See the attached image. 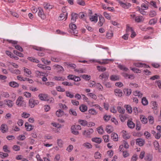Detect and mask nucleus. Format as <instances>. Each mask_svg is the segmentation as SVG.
Returning <instances> with one entry per match:
<instances>
[{
    "mask_svg": "<svg viewBox=\"0 0 161 161\" xmlns=\"http://www.w3.org/2000/svg\"><path fill=\"white\" fill-rule=\"evenodd\" d=\"M73 23L71 22L69 25V27L70 29L71 30L70 31V32L73 34L76 35V34L78 33V31L76 30L77 27L76 25L74 24Z\"/></svg>",
    "mask_w": 161,
    "mask_h": 161,
    "instance_id": "nucleus-1",
    "label": "nucleus"
},
{
    "mask_svg": "<svg viewBox=\"0 0 161 161\" xmlns=\"http://www.w3.org/2000/svg\"><path fill=\"white\" fill-rule=\"evenodd\" d=\"M93 130L92 128H89L84 130L82 133L83 135L86 137H90V136L93 132Z\"/></svg>",
    "mask_w": 161,
    "mask_h": 161,
    "instance_id": "nucleus-2",
    "label": "nucleus"
},
{
    "mask_svg": "<svg viewBox=\"0 0 161 161\" xmlns=\"http://www.w3.org/2000/svg\"><path fill=\"white\" fill-rule=\"evenodd\" d=\"M39 103L38 101L34 100L32 98L30 99L29 100V106L31 108H34L36 105H37Z\"/></svg>",
    "mask_w": 161,
    "mask_h": 161,
    "instance_id": "nucleus-3",
    "label": "nucleus"
},
{
    "mask_svg": "<svg viewBox=\"0 0 161 161\" xmlns=\"http://www.w3.org/2000/svg\"><path fill=\"white\" fill-rule=\"evenodd\" d=\"M54 69H56L58 73L63 72L64 71V69L63 67L58 64H55L53 66Z\"/></svg>",
    "mask_w": 161,
    "mask_h": 161,
    "instance_id": "nucleus-4",
    "label": "nucleus"
},
{
    "mask_svg": "<svg viewBox=\"0 0 161 161\" xmlns=\"http://www.w3.org/2000/svg\"><path fill=\"white\" fill-rule=\"evenodd\" d=\"M16 104L19 106H23L25 104V103L22 97H19L17 99Z\"/></svg>",
    "mask_w": 161,
    "mask_h": 161,
    "instance_id": "nucleus-5",
    "label": "nucleus"
},
{
    "mask_svg": "<svg viewBox=\"0 0 161 161\" xmlns=\"http://www.w3.org/2000/svg\"><path fill=\"white\" fill-rule=\"evenodd\" d=\"M118 2L120 5L125 9H128L131 6V4L130 3H124L119 0H118Z\"/></svg>",
    "mask_w": 161,
    "mask_h": 161,
    "instance_id": "nucleus-6",
    "label": "nucleus"
},
{
    "mask_svg": "<svg viewBox=\"0 0 161 161\" xmlns=\"http://www.w3.org/2000/svg\"><path fill=\"white\" fill-rule=\"evenodd\" d=\"M109 75L108 72H105L101 74L99 76V78L101 80L106 81L108 80Z\"/></svg>",
    "mask_w": 161,
    "mask_h": 161,
    "instance_id": "nucleus-7",
    "label": "nucleus"
},
{
    "mask_svg": "<svg viewBox=\"0 0 161 161\" xmlns=\"http://www.w3.org/2000/svg\"><path fill=\"white\" fill-rule=\"evenodd\" d=\"M134 65L136 67L139 68L143 67L145 68H150V67L148 65L141 63H135L134 64Z\"/></svg>",
    "mask_w": 161,
    "mask_h": 161,
    "instance_id": "nucleus-8",
    "label": "nucleus"
},
{
    "mask_svg": "<svg viewBox=\"0 0 161 161\" xmlns=\"http://www.w3.org/2000/svg\"><path fill=\"white\" fill-rule=\"evenodd\" d=\"M0 130L3 133L7 132L8 130L7 125L5 124H2L0 127Z\"/></svg>",
    "mask_w": 161,
    "mask_h": 161,
    "instance_id": "nucleus-9",
    "label": "nucleus"
},
{
    "mask_svg": "<svg viewBox=\"0 0 161 161\" xmlns=\"http://www.w3.org/2000/svg\"><path fill=\"white\" fill-rule=\"evenodd\" d=\"M78 14L72 13L71 14V21L72 23H75L76 19L78 18Z\"/></svg>",
    "mask_w": 161,
    "mask_h": 161,
    "instance_id": "nucleus-10",
    "label": "nucleus"
},
{
    "mask_svg": "<svg viewBox=\"0 0 161 161\" xmlns=\"http://www.w3.org/2000/svg\"><path fill=\"white\" fill-rule=\"evenodd\" d=\"M99 21L98 22L97 24L100 27L102 26L103 24L104 23L105 19L101 15H99Z\"/></svg>",
    "mask_w": 161,
    "mask_h": 161,
    "instance_id": "nucleus-11",
    "label": "nucleus"
},
{
    "mask_svg": "<svg viewBox=\"0 0 161 161\" xmlns=\"http://www.w3.org/2000/svg\"><path fill=\"white\" fill-rule=\"evenodd\" d=\"M145 140L142 138H139L136 140V144L140 146H143Z\"/></svg>",
    "mask_w": 161,
    "mask_h": 161,
    "instance_id": "nucleus-12",
    "label": "nucleus"
},
{
    "mask_svg": "<svg viewBox=\"0 0 161 161\" xmlns=\"http://www.w3.org/2000/svg\"><path fill=\"white\" fill-rule=\"evenodd\" d=\"M127 125L130 129H133L135 126V124L130 119H129L127 121Z\"/></svg>",
    "mask_w": 161,
    "mask_h": 161,
    "instance_id": "nucleus-13",
    "label": "nucleus"
},
{
    "mask_svg": "<svg viewBox=\"0 0 161 161\" xmlns=\"http://www.w3.org/2000/svg\"><path fill=\"white\" fill-rule=\"evenodd\" d=\"M38 16L42 19H44L45 16L44 14L43 11L41 8H39Z\"/></svg>",
    "mask_w": 161,
    "mask_h": 161,
    "instance_id": "nucleus-14",
    "label": "nucleus"
},
{
    "mask_svg": "<svg viewBox=\"0 0 161 161\" xmlns=\"http://www.w3.org/2000/svg\"><path fill=\"white\" fill-rule=\"evenodd\" d=\"M114 92L115 95L119 97H121L122 96L123 93L122 91L119 89H116L114 90Z\"/></svg>",
    "mask_w": 161,
    "mask_h": 161,
    "instance_id": "nucleus-15",
    "label": "nucleus"
},
{
    "mask_svg": "<svg viewBox=\"0 0 161 161\" xmlns=\"http://www.w3.org/2000/svg\"><path fill=\"white\" fill-rule=\"evenodd\" d=\"M38 97L41 100L46 101L47 97V95L42 93L38 95Z\"/></svg>",
    "mask_w": 161,
    "mask_h": 161,
    "instance_id": "nucleus-16",
    "label": "nucleus"
},
{
    "mask_svg": "<svg viewBox=\"0 0 161 161\" xmlns=\"http://www.w3.org/2000/svg\"><path fill=\"white\" fill-rule=\"evenodd\" d=\"M89 19L91 21L96 23L97 21V15L95 14V15L90 16Z\"/></svg>",
    "mask_w": 161,
    "mask_h": 161,
    "instance_id": "nucleus-17",
    "label": "nucleus"
},
{
    "mask_svg": "<svg viewBox=\"0 0 161 161\" xmlns=\"http://www.w3.org/2000/svg\"><path fill=\"white\" fill-rule=\"evenodd\" d=\"M25 126L26 128V130L27 131H30L33 130V128L31 125H29L28 122L25 123Z\"/></svg>",
    "mask_w": 161,
    "mask_h": 161,
    "instance_id": "nucleus-18",
    "label": "nucleus"
},
{
    "mask_svg": "<svg viewBox=\"0 0 161 161\" xmlns=\"http://www.w3.org/2000/svg\"><path fill=\"white\" fill-rule=\"evenodd\" d=\"M68 13H65V14L62 13L60 14L59 17V20H62L64 19H65V20H66L67 18Z\"/></svg>",
    "mask_w": 161,
    "mask_h": 161,
    "instance_id": "nucleus-19",
    "label": "nucleus"
},
{
    "mask_svg": "<svg viewBox=\"0 0 161 161\" xmlns=\"http://www.w3.org/2000/svg\"><path fill=\"white\" fill-rule=\"evenodd\" d=\"M114 59H104L103 60V62L99 61L98 62L101 64H108L109 63V61H114Z\"/></svg>",
    "mask_w": 161,
    "mask_h": 161,
    "instance_id": "nucleus-20",
    "label": "nucleus"
},
{
    "mask_svg": "<svg viewBox=\"0 0 161 161\" xmlns=\"http://www.w3.org/2000/svg\"><path fill=\"white\" fill-rule=\"evenodd\" d=\"M24 72L26 74L25 75L27 77H30L31 76V70L27 68H24Z\"/></svg>",
    "mask_w": 161,
    "mask_h": 161,
    "instance_id": "nucleus-21",
    "label": "nucleus"
},
{
    "mask_svg": "<svg viewBox=\"0 0 161 161\" xmlns=\"http://www.w3.org/2000/svg\"><path fill=\"white\" fill-rule=\"evenodd\" d=\"M8 69L10 72L13 74H20L21 73L20 71L18 69H13L10 68Z\"/></svg>",
    "mask_w": 161,
    "mask_h": 161,
    "instance_id": "nucleus-22",
    "label": "nucleus"
},
{
    "mask_svg": "<svg viewBox=\"0 0 161 161\" xmlns=\"http://www.w3.org/2000/svg\"><path fill=\"white\" fill-rule=\"evenodd\" d=\"M71 131L73 134L75 135H78L79 132L76 130L75 126V125H72L70 128Z\"/></svg>",
    "mask_w": 161,
    "mask_h": 161,
    "instance_id": "nucleus-23",
    "label": "nucleus"
},
{
    "mask_svg": "<svg viewBox=\"0 0 161 161\" xmlns=\"http://www.w3.org/2000/svg\"><path fill=\"white\" fill-rule=\"evenodd\" d=\"M140 119L143 124H145L147 122V119L143 115H141L140 116Z\"/></svg>",
    "mask_w": 161,
    "mask_h": 161,
    "instance_id": "nucleus-24",
    "label": "nucleus"
},
{
    "mask_svg": "<svg viewBox=\"0 0 161 161\" xmlns=\"http://www.w3.org/2000/svg\"><path fill=\"white\" fill-rule=\"evenodd\" d=\"M153 158V156L151 154H147L145 157V159L146 161H151Z\"/></svg>",
    "mask_w": 161,
    "mask_h": 161,
    "instance_id": "nucleus-25",
    "label": "nucleus"
},
{
    "mask_svg": "<svg viewBox=\"0 0 161 161\" xmlns=\"http://www.w3.org/2000/svg\"><path fill=\"white\" fill-rule=\"evenodd\" d=\"M93 142L99 144L102 142V139L100 138L95 137L92 139Z\"/></svg>",
    "mask_w": 161,
    "mask_h": 161,
    "instance_id": "nucleus-26",
    "label": "nucleus"
},
{
    "mask_svg": "<svg viewBox=\"0 0 161 161\" xmlns=\"http://www.w3.org/2000/svg\"><path fill=\"white\" fill-rule=\"evenodd\" d=\"M9 85L13 87H17L19 86V84L15 81H11L9 83Z\"/></svg>",
    "mask_w": 161,
    "mask_h": 161,
    "instance_id": "nucleus-27",
    "label": "nucleus"
},
{
    "mask_svg": "<svg viewBox=\"0 0 161 161\" xmlns=\"http://www.w3.org/2000/svg\"><path fill=\"white\" fill-rule=\"evenodd\" d=\"M112 139L115 141H117L118 140V135L115 133H112L111 135Z\"/></svg>",
    "mask_w": 161,
    "mask_h": 161,
    "instance_id": "nucleus-28",
    "label": "nucleus"
},
{
    "mask_svg": "<svg viewBox=\"0 0 161 161\" xmlns=\"http://www.w3.org/2000/svg\"><path fill=\"white\" fill-rule=\"evenodd\" d=\"M118 67L121 70L125 71H127L129 70L125 66L120 64L118 65Z\"/></svg>",
    "mask_w": 161,
    "mask_h": 161,
    "instance_id": "nucleus-29",
    "label": "nucleus"
},
{
    "mask_svg": "<svg viewBox=\"0 0 161 161\" xmlns=\"http://www.w3.org/2000/svg\"><path fill=\"white\" fill-rule=\"evenodd\" d=\"M64 114V112L61 109H59L56 112V115L58 117H61Z\"/></svg>",
    "mask_w": 161,
    "mask_h": 161,
    "instance_id": "nucleus-30",
    "label": "nucleus"
},
{
    "mask_svg": "<svg viewBox=\"0 0 161 161\" xmlns=\"http://www.w3.org/2000/svg\"><path fill=\"white\" fill-rule=\"evenodd\" d=\"M133 94L136 96H138V97L141 98L142 96V94L140 91H136L133 92Z\"/></svg>",
    "mask_w": 161,
    "mask_h": 161,
    "instance_id": "nucleus-31",
    "label": "nucleus"
},
{
    "mask_svg": "<svg viewBox=\"0 0 161 161\" xmlns=\"http://www.w3.org/2000/svg\"><path fill=\"white\" fill-rule=\"evenodd\" d=\"M80 109L82 112H85L87 110V107L84 105H82L80 107Z\"/></svg>",
    "mask_w": 161,
    "mask_h": 161,
    "instance_id": "nucleus-32",
    "label": "nucleus"
},
{
    "mask_svg": "<svg viewBox=\"0 0 161 161\" xmlns=\"http://www.w3.org/2000/svg\"><path fill=\"white\" fill-rule=\"evenodd\" d=\"M110 78L112 81L118 80L119 79V76L117 75H112L111 76Z\"/></svg>",
    "mask_w": 161,
    "mask_h": 161,
    "instance_id": "nucleus-33",
    "label": "nucleus"
},
{
    "mask_svg": "<svg viewBox=\"0 0 161 161\" xmlns=\"http://www.w3.org/2000/svg\"><path fill=\"white\" fill-rule=\"evenodd\" d=\"M106 131L108 133H110L113 131L112 128L111 126L107 125L106 128Z\"/></svg>",
    "mask_w": 161,
    "mask_h": 161,
    "instance_id": "nucleus-34",
    "label": "nucleus"
},
{
    "mask_svg": "<svg viewBox=\"0 0 161 161\" xmlns=\"http://www.w3.org/2000/svg\"><path fill=\"white\" fill-rule=\"evenodd\" d=\"M82 145L87 149H91L92 147V145L88 142L85 143L83 144Z\"/></svg>",
    "mask_w": 161,
    "mask_h": 161,
    "instance_id": "nucleus-35",
    "label": "nucleus"
},
{
    "mask_svg": "<svg viewBox=\"0 0 161 161\" xmlns=\"http://www.w3.org/2000/svg\"><path fill=\"white\" fill-rule=\"evenodd\" d=\"M27 59L29 60H30V61H31L32 62H35V63H39L40 62L36 58H35L33 57H29Z\"/></svg>",
    "mask_w": 161,
    "mask_h": 161,
    "instance_id": "nucleus-36",
    "label": "nucleus"
},
{
    "mask_svg": "<svg viewBox=\"0 0 161 161\" xmlns=\"http://www.w3.org/2000/svg\"><path fill=\"white\" fill-rule=\"evenodd\" d=\"M79 122L82 126H85L87 125V122L85 120H79Z\"/></svg>",
    "mask_w": 161,
    "mask_h": 161,
    "instance_id": "nucleus-37",
    "label": "nucleus"
},
{
    "mask_svg": "<svg viewBox=\"0 0 161 161\" xmlns=\"http://www.w3.org/2000/svg\"><path fill=\"white\" fill-rule=\"evenodd\" d=\"M137 9V11H139V12L142 14L145 15L146 14V12L142 8H141L139 6H137L136 8Z\"/></svg>",
    "mask_w": 161,
    "mask_h": 161,
    "instance_id": "nucleus-38",
    "label": "nucleus"
},
{
    "mask_svg": "<svg viewBox=\"0 0 161 161\" xmlns=\"http://www.w3.org/2000/svg\"><path fill=\"white\" fill-rule=\"evenodd\" d=\"M117 109L118 112L120 113L124 114L125 112V110L123 108H121L120 106H118L117 107Z\"/></svg>",
    "mask_w": 161,
    "mask_h": 161,
    "instance_id": "nucleus-39",
    "label": "nucleus"
},
{
    "mask_svg": "<svg viewBox=\"0 0 161 161\" xmlns=\"http://www.w3.org/2000/svg\"><path fill=\"white\" fill-rule=\"evenodd\" d=\"M124 92L125 94L127 96H129L131 93V89H124Z\"/></svg>",
    "mask_w": 161,
    "mask_h": 161,
    "instance_id": "nucleus-40",
    "label": "nucleus"
},
{
    "mask_svg": "<svg viewBox=\"0 0 161 161\" xmlns=\"http://www.w3.org/2000/svg\"><path fill=\"white\" fill-rule=\"evenodd\" d=\"M126 110H127V112L128 113L131 114L132 112V107L129 105H125Z\"/></svg>",
    "mask_w": 161,
    "mask_h": 161,
    "instance_id": "nucleus-41",
    "label": "nucleus"
},
{
    "mask_svg": "<svg viewBox=\"0 0 161 161\" xmlns=\"http://www.w3.org/2000/svg\"><path fill=\"white\" fill-rule=\"evenodd\" d=\"M88 112L90 114L96 115L97 114V112L93 108L90 109L88 110Z\"/></svg>",
    "mask_w": 161,
    "mask_h": 161,
    "instance_id": "nucleus-42",
    "label": "nucleus"
},
{
    "mask_svg": "<svg viewBox=\"0 0 161 161\" xmlns=\"http://www.w3.org/2000/svg\"><path fill=\"white\" fill-rule=\"evenodd\" d=\"M102 155L99 152H96L94 154V157L96 159H100L101 158Z\"/></svg>",
    "mask_w": 161,
    "mask_h": 161,
    "instance_id": "nucleus-43",
    "label": "nucleus"
},
{
    "mask_svg": "<svg viewBox=\"0 0 161 161\" xmlns=\"http://www.w3.org/2000/svg\"><path fill=\"white\" fill-rule=\"evenodd\" d=\"M143 19L142 16H137L135 18V21L136 22L139 23L142 21Z\"/></svg>",
    "mask_w": 161,
    "mask_h": 161,
    "instance_id": "nucleus-44",
    "label": "nucleus"
},
{
    "mask_svg": "<svg viewBox=\"0 0 161 161\" xmlns=\"http://www.w3.org/2000/svg\"><path fill=\"white\" fill-rule=\"evenodd\" d=\"M4 101H5L6 102V104L9 107H11L13 106V102L10 100H5Z\"/></svg>",
    "mask_w": 161,
    "mask_h": 161,
    "instance_id": "nucleus-45",
    "label": "nucleus"
},
{
    "mask_svg": "<svg viewBox=\"0 0 161 161\" xmlns=\"http://www.w3.org/2000/svg\"><path fill=\"white\" fill-rule=\"evenodd\" d=\"M54 79L56 80L63 81L65 80V78L64 77L55 76L54 77Z\"/></svg>",
    "mask_w": 161,
    "mask_h": 161,
    "instance_id": "nucleus-46",
    "label": "nucleus"
},
{
    "mask_svg": "<svg viewBox=\"0 0 161 161\" xmlns=\"http://www.w3.org/2000/svg\"><path fill=\"white\" fill-rule=\"evenodd\" d=\"M14 53L16 54L18 56H19L23 58L24 57V55L22 53L19 52L17 50H14L13 51Z\"/></svg>",
    "mask_w": 161,
    "mask_h": 161,
    "instance_id": "nucleus-47",
    "label": "nucleus"
},
{
    "mask_svg": "<svg viewBox=\"0 0 161 161\" xmlns=\"http://www.w3.org/2000/svg\"><path fill=\"white\" fill-rule=\"evenodd\" d=\"M51 59L52 61L56 62L60 61L61 60L60 58H55L54 57H51Z\"/></svg>",
    "mask_w": 161,
    "mask_h": 161,
    "instance_id": "nucleus-48",
    "label": "nucleus"
},
{
    "mask_svg": "<svg viewBox=\"0 0 161 161\" xmlns=\"http://www.w3.org/2000/svg\"><path fill=\"white\" fill-rule=\"evenodd\" d=\"M97 68L98 70L99 71L104 72L106 69L105 67L103 66H97Z\"/></svg>",
    "mask_w": 161,
    "mask_h": 161,
    "instance_id": "nucleus-49",
    "label": "nucleus"
},
{
    "mask_svg": "<svg viewBox=\"0 0 161 161\" xmlns=\"http://www.w3.org/2000/svg\"><path fill=\"white\" fill-rule=\"evenodd\" d=\"M142 104L144 105H146L148 103V102L146 98L145 97H143L142 98Z\"/></svg>",
    "mask_w": 161,
    "mask_h": 161,
    "instance_id": "nucleus-50",
    "label": "nucleus"
},
{
    "mask_svg": "<svg viewBox=\"0 0 161 161\" xmlns=\"http://www.w3.org/2000/svg\"><path fill=\"white\" fill-rule=\"evenodd\" d=\"M130 69L131 70L135 73H141V70H140L138 69H137L136 68H132L131 67H130Z\"/></svg>",
    "mask_w": 161,
    "mask_h": 161,
    "instance_id": "nucleus-51",
    "label": "nucleus"
},
{
    "mask_svg": "<svg viewBox=\"0 0 161 161\" xmlns=\"http://www.w3.org/2000/svg\"><path fill=\"white\" fill-rule=\"evenodd\" d=\"M69 113L74 116L77 115V113L76 111L74 109H70L69 111Z\"/></svg>",
    "mask_w": 161,
    "mask_h": 161,
    "instance_id": "nucleus-52",
    "label": "nucleus"
},
{
    "mask_svg": "<svg viewBox=\"0 0 161 161\" xmlns=\"http://www.w3.org/2000/svg\"><path fill=\"white\" fill-rule=\"evenodd\" d=\"M87 96L88 97H91L92 98L96 100V99L97 97L96 96L92 93H90L87 94Z\"/></svg>",
    "mask_w": 161,
    "mask_h": 161,
    "instance_id": "nucleus-53",
    "label": "nucleus"
},
{
    "mask_svg": "<svg viewBox=\"0 0 161 161\" xmlns=\"http://www.w3.org/2000/svg\"><path fill=\"white\" fill-rule=\"evenodd\" d=\"M17 139L19 140L23 141L25 139V137L24 135H20L17 137Z\"/></svg>",
    "mask_w": 161,
    "mask_h": 161,
    "instance_id": "nucleus-54",
    "label": "nucleus"
},
{
    "mask_svg": "<svg viewBox=\"0 0 161 161\" xmlns=\"http://www.w3.org/2000/svg\"><path fill=\"white\" fill-rule=\"evenodd\" d=\"M0 155L1 158H3L8 157V155L7 153H5L2 152H0Z\"/></svg>",
    "mask_w": 161,
    "mask_h": 161,
    "instance_id": "nucleus-55",
    "label": "nucleus"
},
{
    "mask_svg": "<svg viewBox=\"0 0 161 161\" xmlns=\"http://www.w3.org/2000/svg\"><path fill=\"white\" fill-rule=\"evenodd\" d=\"M7 41L9 43H11L13 45V46L14 47L16 44H17L18 42L16 41H13L10 40H7Z\"/></svg>",
    "mask_w": 161,
    "mask_h": 161,
    "instance_id": "nucleus-56",
    "label": "nucleus"
},
{
    "mask_svg": "<svg viewBox=\"0 0 161 161\" xmlns=\"http://www.w3.org/2000/svg\"><path fill=\"white\" fill-rule=\"evenodd\" d=\"M119 117L121 121L123 122H124L126 119V116L121 114L119 115Z\"/></svg>",
    "mask_w": 161,
    "mask_h": 161,
    "instance_id": "nucleus-57",
    "label": "nucleus"
},
{
    "mask_svg": "<svg viewBox=\"0 0 161 161\" xmlns=\"http://www.w3.org/2000/svg\"><path fill=\"white\" fill-rule=\"evenodd\" d=\"M44 8L46 9L50 10L53 8V6L47 3L44 4Z\"/></svg>",
    "mask_w": 161,
    "mask_h": 161,
    "instance_id": "nucleus-58",
    "label": "nucleus"
},
{
    "mask_svg": "<svg viewBox=\"0 0 161 161\" xmlns=\"http://www.w3.org/2000/svg\"><path fill=\"white\" fill-rule=\"evenodd\" d=\"M95 86L99 90L102 91L103 89V86L99 83L97 84Z\"/></svg>",
    "mask_w": 161,
    "mask_h": 161,
    "instance_id": "nucleus-59",
    "label": "nucleus"
},
{
    "mask_svg": "<svg viewBox=\"0 0 161 161\" xmlns=\"http://www.w3.org/2000/svg\"><path fill=\"white\" fill-rule=\"evenodd\" d=\"M156 12L154 10H152L150 11L149 14V15L151 17H153L155 16L156 15Z\"/></svg>",
    "mask_w": 161,
    "mask_h": 161,
    "instance_id": "nucleus-60",
    "label": "nucleus"
},
{
    "mask_svg": "<svg viewBox=\"0 0 161 161\" xmlns=\"http://www.w3.org/2000/svg\"><path fill=\"white\" fill-rule=\"evenodd\" d=\"M35 74L37 77H39L41 76H43L44 73L42 72H40L39 71H36Z\"/></svg>",
    "mask_w": 161,
    "mask_h": 161,
    "instance_id": "nucleus-61",
    "label": "nucleus"
},
{
    "mask_svg": "<svg viewBox=\"0 0 161 161\" xmlns=\"http://www.w3.org/2000/svg\"><path fill=\"white\" fill-rule=\"evenodd\" d=\"M62 84L65 86H72L73 85L70 82H69L67 81H64L62 83Z\"/></svg>",
    "mask_w": 161,
    "mask_h": 161,
    "instance_id": "nucleus-62",
    "label": "nucleus"
},
{
    "mask_svg": "<svg viewBox=\"0 0 161 161\" xmlns=\"http://www.w3.org/2000/svg\"><path fill=\"white\" fill-rule=\"evenodd\" d=\"M65 64L67 65L73 69H75L76 67V65L74 64H70L68 63H66Z\"/></svg>",
    "mask_w": 161,
    "mask_h": 161,
    "instance_id": "nucleus-63",
    "label": "nucleus"
},
{
    "mask_svg": "<svg viewBox=\"0 0 161 161\" xmlns=\"http://www.w3.org/2000/svg\"><path fill=\"white\" fill-rule=\"evenodd\" d=\"M56 89L58 91L64 92L65 90L64 88H62L61 86H58L56 87Z\"/></svg>",
    "mask_w": 161,
    "mask_h": 161,
    "instance_id": "nucleus-64",
    "label": "nucleus"
}]
</instances>
